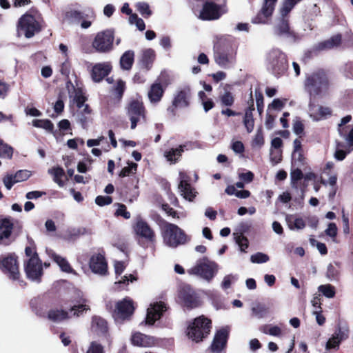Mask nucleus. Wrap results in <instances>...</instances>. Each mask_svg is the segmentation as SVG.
I'll list each match as a JSON object with an SVG mask.
<instances>
[{
	"mask_svg": "<svg viewBox=\"0 0 353 353\" xmlns=\"http://www.w3.org/2000/svg\"><path fill=\"white\" fill-rule=\"evenodd\" d=\"M160 229L163 242L169 248H176L185 245L191 240V236L188 235L183 229L165 220L161 221Z\"/></svg>",
	"mask_w": 353,
	"mask_h": 353,
	"instance_id": "1",
	"label": "nucleus"
},
{
	"mask_svg": "<svg viewBox=\"0 0 353 353\" xmlns=\"http://www.w3.org/2000/svg\"><path fill=\"white\" fill-rule=\"evenodd\" d=\"M212 329V320L205 315H201L188 322L186 335L189 339L199 343L208 338Z\"/></svg>",
	"mask_w": 353,
	"mask_h": 353,
	"instance_id": "2",
	"label": "nucleus"
},
{
	"mask_svg": "<svg viewBox=\"0 0 353 353\" xmlns=\"http://www.w3.org/2000/svg\"><path fill=\"white\" fill-rule=\"evenodd\" d=\"M330 88L329 77L323 69H319L307 74L304 81V89L310 97H316Z\"/></svg>",
	"mask_w": 353,
	"mask_h": 353,
	"instance_id": "3",
	"label": "nucleus"
},
{
	"mask_svg": "<svg viewBox=\"0 0 353 353\" xmlns=\"http://www.w3.org/2000/svg\"><path fill=\"white\" fill-rule=\"evenodd\" d=\"M42 28L41 21L31 11H28L21 15L17 24L18 34L24 35L27 39L32 38L39 33Z\"/></svg>",
	"mask_w": 353,
	"mask_h": 353,
	"instance_id": "4",
	"label": "nucleus"
},
{
	"mask_svg": "<svg viewBox=\"0 0 353 353\" xmlns=\"http://www.w3.org/2000/svg\"><path fill=\"white\" fill-rule=\"evenodd\" d=\"M0 270L9 279L18 281L21 287L26 285V283L21 279L18 257L14 254L0 256Z\"/></svg>",
	"mask_w": 353,
	"mask_h": 353,
	"instance_id": "5",
	"label": "nucleus"
},
{
	"mask_svg": "<svg viewBox=\"0 0 353 353\" xmlns=\"http://www.w3.org/2000/svg\"><path fill=\"white\" fill-rule=\"evenodd\" d=\"M133 230L139 237L138 243L143 248H147L148 244L156 241V234L149 223L141 217H138L133 225Z\"/></svg>",
	"mask_w": 353,
	"mask_h": 353,
	"instance_id": "6",
	"label": "nucleus"
},
{
	"mask_svg": "<svg viewBox=\"0 0 353 353\" xmlns=\"http://www.w3.org/2000/svg\"><path fill=\"white\" fill-rule=\"evenodd\" d=\"M125 110L131 123V129H135L139 122L146 121L147 110L141 100L132 99L125 107Z\"/></svg>",
	"mask_w": 353,
	"mask_h": 353,
	"instance_id": "7",
	"label": "nucleus"
},
{
	"mask_svg": "<svg viewBox=\"0 0 353 353\" xmlns=\"http://www.w3.org/2000/svg\"><path fill=\"white\" fill-rule=\"evenodd\" d=\"M192 92L190 87H185L177 90L172 101V104L167 108L169 117L173 118L176 115L177 109L186 108L190 105Z\"/></svg>",
	"mask_w": 353,
	"mask_h": 353,
	"instance_id": "8",
	"label": "nucleus"
},
{
	"mask_svg": "<svg viewBox=\"0 0 353 353\" xmlns=\"http://www.w3.org/2000/svg\"><path fill=\"white\" fill-rule=\"evenodd\" d=\"M94 11L92 8H88L85 11H80L70 8L63 13V21L69 23H79L83 29H87L91 26L92 22L85 19L92 17Z\"/></svg>",
	"mask_w": 353,
	"mask_h": 353,
	"instance_id": "9",
	"label": "nucleus"
},
{
	"mask_svg": "<svg viewBox=\"0 0 353 353\" xmlns=\"http://www.w3.org/2000/svg\"><path fill=\"white\" fill-rule=\"evenodd\" d=\"M114 39V34L113 31L105 30L96 34L92 46L97 52L108 53L113 48Z\"/></svg>",
	"mask_w": 353,
	"mask_h": 353,
	"instance_id": "10",
	"label": "nucleus"
},
{
	"mask_svg": "<svg viewBox=\"0 0 353 353\" xmlns=\"http://www.w3.org/2000/svg\"><path fill=\"white\" fill-rule=\"evenodd\" d=\"M216 272L217 264L209 261L207 258H203V261L198 263L188 270L190 274L199 276L208 281L212 279Z\"/></svg>",
	"mask_w": 353,
	"mask_h": 353,
	"instance_id": "11",
	"label": "nucleus"
},
{
	"mask_svg": "<svg viewBox=\"0 0 353 353\" xmlns=\"http://www.w3.org/2000/svg\"><path fill=\"white\" fill-rule=\"evenodd\" d=\"M270 63L272 73L277 77L283 76L288 68L285 54L279 50H273L270 53Z\"/></svg>",
	"mask_w": 353,
	"mask_h": 353,
	"instance_id": "12",
	"label": "nucleus"
},
{
	"mask_svg": "<svg viewBox=\"0 0 353 353\" xmlns=\"http://www.w3.org/2000/svg\"><path fill=\"white\" fill-rule=\"evenodd\" d=\"M30 257L24 263V271L28 279L40 282L43 274V263L39 254Z\"/></svg>",
	"mask_w": 353,
	"mask_h": 353,
	"instance_id": "13",
	"label": "nucleus"
},
{
	"mask_svg": "<svg viewBox=\"0 0 353 353\" xmlns=\"http://www.w3.org/2000/svg\"><path fill=\"white\" fill-rule=\"evenodd\" d=\"M230 332V328L228 326L222 327L216 331L209 347L212 353H221L223 350L226 349Z\"/></svg>",
	"mask_w": 353,
	"mask_h": 353,
	"instance_id": "14",
	"label": "nucleus"
},
{
	"mask_svg": "<svg viewBox=\"0 0 353 353\" xmlns=\"http://www.w3.org/2000/svg\"><path fill=\"white\" fill-rule=\"evenodd\" d=\"M179 298L183 305L188 310L198 307L201 304L197 294L189 285H185L181 288Z\"/></svg>",
	"mask_w": 353,
	"mask_h": 353,
	"instance_id": "15",
	"label": "nucleus"
},
{
	"mask_svg": "<svg viewBox=\"0 0 353 353\" xmlns=\"http://www.w3.org/2000/svg\"><path fill=\"white\" fill-rule=\"evenodd\" d=\"M350 329L347 325L341 326L338 324L335 328L334 334L328 339L325 345V349L327 350L339 349L341 342L345 341L349 338Z\"/></svg>",
	"mask_w": 353,
	"mask_h": 353,
	"instance_id": "16",
	"label": "nucleus"
},
{
	"mask_svg": "<svg viewBox=\"0 0 353 353\" xmlns=\"http://www.w3.org/2000/svg\"><path fill=\"white\" fill-rule=\"evenodd\" d=\"M134 310L133 301L129 297H125L116 303L113 316L115 319H128L134 314Z\"/></svg>",
	"mask_w": 353,
	"mask_h": 353,
	"instance_id": "17",
	"label": "nucleus"
},
{
	"mask_svg": "<svg viewBox=\"0 0 353 353\" xmlns=\"http://www.w3.org/2000/svg\"><path fill=\"white\" fill-rule=\"evenodd\" d=\"M278 0H263V6L258 14L252 19L253 23H265L272 15Z\"/></svg>",
	"mask_w": 353,
	"mask_h": 353,
	"instance_id": "18",
	"label": "nucleus"
},
{
	"mask_svg": "<svg viewBox=\"0 0 353 353\" xmlns=\"http://www.w3.org/2000/svg\"><path fill=\"white\" fill-rule=\"evenodd\" d=\"M14 223L11 217L0 219V244L9 245L14 239H11Z\"/></svg>",
	"mask_w": 353,
	"mask_h": 353,
	"instance_id": "19",
	"label": "nucleus"
},
{
	"mask_svg": "<svg viewBox=\"0 0 353 353\" xmlns=\"http://www.w3.org/2000/svg\"><path fill=\"white\" fill-rule=\"evenodd\" d=\"M180 183L179 189L181 192V195L189 201H193L196 196V192L190 184V177L184 172H179Z\"/></svg>",
	"mask_w": 353,
	"mask_h": 353,
	"instance_id": "20",
	"label": "nucleus"
},
{
	"mask_svg": "<svg viewBox=\"0 0 353 353\" xmlns=\"http://www.w3.org/2000/svg\"><path fill=\"white\" fill-rule=\"evenodd\" d=\"M89 267L94 274L104 276L108 273V263L105 256L101 253L91 256L89 261Z\"/></svg>",
	"mask_w": 353,
	"mask_h": 353,
	"instance_id": "21",
	"label": "nucleus"
},
{
	"mask_svg": "<svg viewBox=\"0 0 353 353\" xmlns=\"http://www.w3.org/2000/svg\"><path fill=\"white\" fill-rule=\"evenodd\" d=\"M112 70V66L109 63H96L92 68L91 77L94 82L101 81L105 77H108Z\"/></svg>",
	"mask_w": 353,
	"mask_h": 353,
	"instance_id": "22",
	"label": "nucleus"
},
{
	"mask_svg": "<svg viewBox=\"0 0 353 353\" xmlns=\"http://www.w3.org/2000/svg\"><path fill=\"white\" fill-rule=\"evenodd\" d=\"M290 17H283L280 16L279 22L276 26V31L279 35H286L294 39L297 38L296 33L290 30L289 23Z\"/></svg>",
	"mask_w": 353,
	"mask_h": 353,
	"instance_id": "23",
	"label": "nucleus"
},
{
	"mask_svg": "<svg viewBox=\"0 0 353 353\" xmlns=\"http://www.w3.org/2000/svg\"><path fill=\"white\" fill-rule=\"evenodd\" d=\"M155 58L156 54L153 49L148 48L144 50L139 60L141 68L146 72L149 71L152 67Z\"/></svg>",
	"mask_w": 353,
	"mask_h": 353,
	"instance_id": "24",
	"label": "nucleus"
},
{
	"mask_svg": "<svg viewBox=\"0 0 353 353\" xmlns=\"http://www.w3.org/2000/svg\"><path fill=\"white\" fill-rule=\"evenodd\" d=\"M232 86L229 84H225L223 93H220L218 100L220 102L221 107H231L234 105L235 97L233 93L230 91Z\"/></svg>",
	"mask_w": 353,
	"mask_h": 353,
	"instance_id": "25",
	"label": "nucleus"
},
{
	"mask_svg": "<svg viewBox=\"0 0 353 353\" xmlns=\"http://www.w3.org/2000/svg\"><path fill=\"white\" fill-rule=\"evenodd\" d=\"M165 90V88H163L160 82H154L150 86V90L148 91V98L152 103L159 102Z\"/></svg>",
	"mask_w": 353,
	"mask_h": 353,
	"instance_id": "26",
	"label": "nucleus"
},
{
	"mask_svg": "<svg viewBox=\"0 0 353 353\" xmlns=\"http://www.w3.org/2000/svg\"><path fill=\"white\" fill-rule=\"evenodd\" d=\"M215 62L221 68H227L235 59V54L225 53L221 50H214Z\"/></svg>",
	"mask_w": 353,
	"mask_h": 353,
	"instance_id": "27",
	"label": "nucleus"
},
{
	"mask_svg": "<svg viewBox=\"0 0 353 353\" xmlns=\"http://www.w3.org/2000/svg\"><path fill=\"white\" fill-rule=\"evenodd\" d=\"M214 50H221L225 53L236 54V49L233 42L226 38H219L214 45Z\"/></svg>",
	"mask_w": 353,
	"mask_h": 353,
	"instance_id": "28",
	"label": "nucleus"
},
{
	"mask_svg": "<svg viewBox=\"0 0 353 353\" xmlns=\"http://www.w3.org/2000/svg\"><path fill=\"white\" fill-rule=\"evenodd\" d=\"M92 329L97 334H105L108 331V322L99 316L92 318Z\"/></svg>",
	"mask_w": 353,
	"mask_h": 353,
	"instance_id": "29",
	"label": "nucleus"
},
{
	"mask_svg": "<svg viewBox=\"0 0 353 353\" xmlns=\"http://www.w3.org/2000/svg\"><path fill=\"white\" fill-rule=\"evenodd\" d=\"M342 42L341 34H336L332 36L329 39L325 40L319 44L321 50H330L341 46Z\"/></svg>",
	"mask_w": 353,
	"mask_h": 353,
	"instance_id": "30",
	"label": "nucleus"
},
{
	"mask_svg": "<svg viewBox=\"0 0 353 353\" xmlns=\"http://www.w3.org/2000/svg\"><path fill=\"white\" fill-rule=\"evenodd\" d=\"M134 62V52L133 50L125 51L120 59V65L123 70H130Z\"/></svg>",
	"mask_w": 353,
	"mask_h": 353,
	"instance_id": "31",
	"label": "nucleus"
},
{
	"mask_svg": "<svg viewBox=\"0 0 353 353\" xmlns=\"http://www.w3.org/2000/svg\"><path fill=\"white\" fill-rule=\"evenodd\" d=\"M255 108L248 107L245 109V114L243 119V123L246 128L248 133L253 131L254 128V119L253 117V111Z\"/></svg>",
	"mask_w": 353,
	"mask_h": 353,
	"instance_id": "32",
	"label": "nucleus"
},
{
	"mask_svg": "<svg viewBox=\"0 0 353 353\" xmlns=\"http://www.w3.org/2000/svg\"><path fill=\"white\" fill-rule=\"evenodd\" d=\"M50 258L59 266L61 270L67 273L73 272V269L65 258H63L55 252L50 254Z\"/></svg>",
	"mask_w": 353,
	"mask_h": 353,
	"instance_id": "33",
	"label": "nucleus"
},
{
	"mask_svg": "<svg viewBox=\"0 0 353 353\" xmlns=\"http://www.w3.org/2000/svg\"><path fill=\"white\" fill-rule=\"evenodd\" d=\"M125 88V82L122 79L117 80L116 84L112 88L110 92L117 102L121 101Z\"/></svg>",
	"mask_w": 353,
	"mask_h": 353,
	"instance_id": "34",
	"label": "nucleus"
},
{
	"mask_svg": "<svg viewBox=\"0 0 353 353\" xmlns=\"http://www.w3.org/2000/svg\"><path fill=\"white\" fill-rule=\"evenodd\" d=\"M151 338L141 332H136L131 338L132 343L139 347H148L150 344Z\"/></svg>",
	"mask_w": 353,
	"mask_h": 353,
	"instance_id": "35",
	"label": "nucleus"
},
{
	"mask_svg": "<svg viewBox=\"0 0 353 353\" xmlns=\"http://www.w3.org/2000/svg\"><path fill=\"white\" fill-rule=\"evenodd\" d=\"M184 147L185 146L183 145H180L176 148H171L170 150L165 151V157L167 160L172 163H176L184 151Z\"/></svg>",
	"mask_w": 353,
	"mask_h": 353,
	"instance_id": "36",
	"label": "nucleus"
},
{
	"mask_svg": "<svg viewBox=\"0 0 353 353\" xmlns=\"http://www.w3.org/2000/svg\"><path fill=\"white\" fill-rule=\"evenodd\" d=\"M47 317L52 321H61L70 318L68 312L63 310H50L48 312Z\"/></svg>",
	"mask_w": 353,
	"mask_h": 353,
	"instance_id": "37",
	"label": "nucleus"
},
{
	"mask_svg": "<svg viewBox=\"0 0 353 353\" xmlns=\"http://www.w3.org/2000/svg\"><path fill=\"white\" fill-rule=\"evenodd\" d=\"M49 173L53 176L54 181L57 183L59 186L63 187L65 185L62 178L65 176V174L61 167H54L51 170H49Z\"/></svg>",
	"mask_w": 353,
	"mask_h": 353,
	"instance_id": "38",
	"label": "nucleus"
},
{
	"mask_svg": "<svg viewBox=\"0 0 353 353\" xmlns=\"http://www.w3.org/2000/svg\"><path fill=\"white\" fill-rule=\"evenodd\" d=\"M74 95L73 101L76 103L77 107L81 109L83 107L85 102L88 100L87 97L84 94L83 90L81 88H77L74 89Z\"/></svg>",
	"mask_w": 353,
	"mask_h": 353,
	"instance_id": "39",
	"label": "nucleus"
},
{
	"mask_svg": "<svg viewBox=\"0 0 353 353\" xmlns=\"http://www.w3.org/2000/svg\"><path fill=\"white\" fill-rule=\"evenodd\" d=\"M32 125L36 128H43L49 132H54V124L49 119H34Z\"/></svg>",
	"mask_w": 353,
	"mask_h": 353,
	"instance_id": "40",
	"label": "nucleus"
},
{
	"mask_svg": "<svg viewBox=\"0 0 353 353\" xmlns=\"http://www.w3.org/2000/svg\"><path fill=\"white\" fill-rule=\"evenodd\" d=\"M86 300L83 299L81 303L75 304L70 307V311L74 312L73 316L79 317L83 314V312H86L87 311L90 310V307L88 305L85 303Z\"/></svg>",
	"mask_w": 353,
	"mask_h": 353,
	"instance_id": "41",
	"label": "nucleus"
},
{
	"mask_svg": "<svg viewBox=\"0 0 353 353\" xmlns=\"http://www.w3.org/2000/svg\"><path fill=\"white\" fill-rule=\"evenodd\" d=\"M332 114V110L329 107L319 106V112L311 115L314 121H320L326 119Z\"/></svg>",
	"mask_w": 353,
	"mask_h": 353,
	"instance_id": "42",
	"label": "nucleus"
},
{
	"mask_svg": "<svg viewBox=\"0 0 353 353\" xmlns=\"http://www.w3.org/2000/svg\"><path fill=\"white\" fill-rule=\"evenodd\" d=\"M12 147L5 143L3 140L0 139V158L10 159H12Z\"/></svg>",
	"mask_w": 353,
	"mask_h": 353,
	"instance_id": "43",
	"label": "nucleus"
},
{
	"mask_svg": "<svg viewBox=\"0 0 353 353\" xmlns=\"http://www.w3.org/2000/svg\"><path fill=\"white\" fill-rule=\"evenodd\" d=\"M128 166L122 168L121 172L119 173V176L121 178L129 176L132 173H136L138 168V165L134 162H128Z\"/></svg>",
	"mask_w": 353,
	"mask_h": 353,
	"instance_id": "44",
	"label": "nucleus"
},
{
	"mask_svg": "<svg viewBox=\"0 0 353 353\" xmlns=\"http://www.w3.org/2000/svg\"><path fill=\"white\" fill-rule=\"evenodd\" d=\"M28 245L25 248V254L28 257H36L35 255L38 254L37 252V246L34 240L30 237H27Z\"/></svg>",
	"mask_w": 353,
	"mask_h": 353,
	"instance_id": "45",
	"label": "nucleus"
},
{
	"mask_svg": "<svg viewBox=\"0 0 353 353\" xmlns=\"http://www.w3.org/2000/svg\"><path fill=\"white\" fill-rule=\"evenodd\" d=\"M318 290L327 298H333L335 296V288L330 284L321 285L319 287Z\"/></svg>",
	"mask_w": 353,
	"mask_h": 353,
	"instance_id": "46",
	"label": "nucleus"
},
{
	"mask_svg": "<svg viewBox=\"0 0 353 353\" xmlns=\"http://www.w3.org/2000/svg\"><path fill=\"white\" fill-rule=\"evenodd\" d=\"M199 96L202 101V104L205 112H208L214 107V101L211 99L208 98L203 91H200Z\"/></svg>",
	"mask_w": 353,
	"mask_h": 353,
	"instance_id": "47",
	"label": "nucleus"
},
{
	"mask_svg": "<svg viewBox=\"0 0 353 353\" xmlns=\"http://www.w3.org/2000/svg\"><path fill=\"white\" fill-rule=\"evenodd\" d=\"M255 97L257 110L259 114L261 115L264 108V97L262 92L259 88L255 89Z\"/></svg>",
	"mask_w": 353,
	"mask_h": 353,
	"instance_id": "48",
	"label": "nucleus"
},
{
	"mask_svg": "<svg viewBox=\"0 0 353 353\" xmlns=\"http://www.w3.org/2000/svg\"><path fill=\"white\" fill-rule=\"evenodd\" d=\"M118 208L114 212L115 216H122L125 219H129L131 216L130 212L127 210V207L123 203H116Z\"/></svg>",
	"mask_w": 353,
	"mask_h": 353,
	"instance_id": "49",
	"label": "nucleus"
},
{
	"mask_svg": "<svg viewBox=\"0 0 353 353\" xmlns=\"http://www.w3.org/2000/svg\"><path fill=\"white\" fill-rule=\"evenodd\" d=\"M269 260V256L263 252H256L250 257V261L253 263H263L268 262Z\"/></svg>",
	"mask_w": 353,
	"mask_h": 353,
	"instance_id": "50",
	"label": "nucleus"
},
{
	"mask_svg": "<svg viewBox=\"0 0 353 353\" xmlns=\"http://www.w3.org/2000/svg\"><path fill=\"white\" fill-rule=\"evenodd\" d=\"M137 10L145 18H148L152 14L149 5L145 2H141L137 5Z\"/></svg>",
	"mask_w": 353,
	"mask_h": 353,
	"instance_id": "51",
	"label": "nucleus"
},
{
	"mask_svg": "<svg viewBox=\"0 0 353 353\" xmlns=\"http://www.w3.org/2000/svg\"><path fill=\"white\" fill-rule=\"evenodd\" d=\"M86 353H105L104 347L98 341H92Z\"/></svg>",
	"mask_w": 353,
	"mask_h": 353,
	"instance_id": "52",
	"label": "nucleus"
},
{
	"mask_svg": "<svg viewBox=\"0 0 353 353\" xmlns=\"http://www.w3.org/2000/svg\"><path fill=\"white\" fill-rule=\"evenodd\" d=\"M13 176L16 181V183H19L28 179L31 176V174L28 170H21L17 171L14 174H13Z\"/></svg>",
	"mask_w": 353,
	"mask_h": 353,
	"instance_id": "53",
	"label": "nucleus"
},
{
	"mask_svg": "<svg viewBox=\"0 0 353 353\" xmlns=\"http://www.w3.org/2000/svg\"><path fill=\"white\" fill-rule=\"evenodd\" d=\"M339 271L332 263H330L327 268L326 276L330 280H336L339 278Z\"/></svg>",
	"mask_w": 353,
	"mask_h": 353,
	"instance_id": "54",
	"label": "nucleus"
},
{
	"mask_svg": "<svg viewBox=\"0 0 353 353\" xmlns=\"http://www.w3.org/2000/svg\"><path fill=\"white\" fill-rule=\"evenodd\" d=\"M286 219H287V221L288 223L289 228L291 230H293L294 228L298 229V230H301V229H303L305 227V223L304 220L302 218H296V219H294V221L293 222V225L290 222V219L288 217H287Z\"/></svg>",
	"mask_w": 353,
	"mask_h": 353,
	"instance_id": "55",
	"label": "nucleus"
},
{
	"mask_svg": "<svg viewBox=\"0 0 353 353\" xmlns=\"http://www.w3.org/2000/svg\"><path fill=\"white\" fill-rule=\"evenodd\" d=\"M270 161L273 165H276L282 160V151L281 150H271Z\"/></svg>",
	"mask_w": 353,
	"mask_h": 353,
	"instance_id": "56",
	"label": "nucleus"
},
{
	"mask_svg": "<svg viewBox=\"0 0 353 353\" xmlns=\"http://www.w3.org/2000/svg\"><path fill=\"white\" fill-rule=\"evenodd\" d=\"M160 318L159 314L154 313L152 310H148L145 322L148 325H152Z\"/></svg>",
	"mask_w": 353,
	"mask_h": 353,
	"instance_id": "57",
	"label": "nucleus"
},
{
	"mask_svg": "<svg viewBox=\"0 0 353 353\" xmlns=\"http://www.w3.org/2000/svg\"><path fill=\"white\" fill-rule=\"evenodd\" d=\"M71 68V63L67 58L66 60L61 65L60 72L62 75L65 76L66 79H68L70 74Z\"/></svg>",
	"mask_w": 353,
	"mask_h": 353,
	"instance_id": "58",
	"label": "nucleus"
},
{
	"mask_svg": "<svg viewBox=\"0 0 353 353\" xmlns=\"http://www.w3.org/2000/svg\"><path fill=\"white\" fill-rule=\"evenodd\" d=\"M92 121L91 115L78 113V123L81 124L83 129L88 128V123Z\"/></svg>",
	"mask_w": 353,
	"mask_h": 353,
	"instance_id": "59",
	"label": "nucleus"
},
{
	"mask_svg": "<svg viewBox=\"0 0 353 353\" xmlns=\"http://www.w3.org/2000/svg\"><path fill=\"white\" fill-rule=\"evenodd\" d=\"M95 203L99 206L110 205L112 203V198L110 196H97L95 199Z\"/></svg>",
	"mask_w": 353,
	"mask_h": 353,
	"instance_id": "60",
	"label": "nucleus"
},
{
	"mask_svg": "<svg viewBox=\"0 0 353 353\" xmlns=\"http://www.w3.org/2000/svg\"><path fill=\"white\" fill-rule=\"evenodd\" d=\"M321 9L317 4H314L311 10L305 15L307 20H314L316 17L321 15Z\"/></svg>",
	"mask_w": 353,
	"mask_h": 353,
	"instance_id": "61",
	"label": "nucleus"
},
{
	"mask_svg": "<svg viewBox=\"0 0 353 353\" xmlns=\"http://www.w3.org/2000/svg\"><path fill=\"white\" fill-rule=\"evenodd\" d=\"M293 131L300 138L303 137L304 135V125L301 121L298 120L293 123Z\"/></svg>",
	"mask_w": 353,
	"mask_h": 353,
	"instance_id": "62",
	"label": "nucleus"
},
{
	"mask_svg": "<svg viewBox=\"0 0 353 353\" xmlns=\"http://www.w3.org/2000/svg\"><path fill=\"white\" fill-rule=\"evenodd\" d=\"M54 112L59 114L63 112L64 110V102L63 100V96L61 93H59L58 95L57 101H56L54 105Z\"/></svg>",
	"mask_w": 353,
	"mask_h": 353,
	"instance_id": "63",
	"label": "nucleus"
},
{
	"mask_svg": "<svg viewBox=\"0 0 353 353\" xmlns=\"http://www.w3.org/2000/svg\"><path fill=\"white\" fill-rule=\"evenodd\" d=\"M150 310H152L154 313L159 314V316L161 317L163 313L166 310V306L163 302H157L152 305V307Z\"/></svg>",
	"mask_w": 353,
	"mask_h": 353,
	"instance_id": "64",
	"label": "nucleus"
}]
</instances>
